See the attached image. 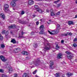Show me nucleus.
Returning <instances> with one entry per match:
<instances>
[{
  "label": "nucleus",
  "instance_id": "7",
  "mask_svg": "<svg viewBox=\"0 0 77 77\" xmlns=\"http://www.w3.org/2000/svg\"><path fill=\"white\" fill-rule=\"evenodd\" d=\"M11 67V66L9 64H6L4 66V68H8V69Z\"/></svg>",
  "mask_w": 77,
  "mask_h": 77
},
{
  "label": "nucleus",
  "instance_id": "64",
  "mask_svg": "<svg viewBox=\"0 0 77 77\" xmlns=\"http://www.w3.org/2000/svg\"><path fill=\"white\" fill-rule=\"evenodd\" d=\"M43 51H44V50H43Z\"/></svg>",
  "mask_w": 77,
  "mask_h": 77
},
{
  "label": "nucleus",
  "instance_id": "60",
  "mask_svg": "<svg viewBox=\"0 0 77 77\" xmlns=\"http://www.w3.org/2000/svg\"><path fill=\"white\" fill-rule=\"evenodd\" d=\"M40 21H41V22H42V20H40Z\"/></svg>",
  "mask_w": 77,
  "mask_h": 77
},
{
  "label": "nucleus",
  "instance_id": "55",
  "mask_svg": "<svg viewBox=\"0 0 77 77\" xmlns=\"http://www.w3.org/2000/svg\"><path fill=\"white\" fill-rule=\"evenodd\" d=\"M24 33H23V32H21V35H22L23 36V35Z\"/></svg>",
  "mask_w": 77,
  "mask_h": 77
},
{
  "label": "nucleus",
  "instance_id": "31",
  "mask_svg": "<svg viewBox=\"0 0 77 77\" xmlns=\"http://www.w3.org/2000/svg\"><path fill=\"white\" fill-rule=\"evenodd\" d=\"M8 34H9V32H8V31L5 32V36H8Z\"/></svg>",
  "mask_w": 77,
  "mask_h": 77
},
{
  "label": "nucleus",
  "instance_id": "10",
  "mask_svg": "<svg viewBox=\"0 0 77 77\" xmlns=\"http://www.w3.org/2000/svg\"><path fill=\"white\" fill-rule=\"evenodd\" d=\"M48 32H49L50 34L51 35H55V34H56V33H55V32H56V31H53L52 32H51L50 31L48 30Z\"/></svg>",
  "mask_w": 77,
  "mask_h": 77
},
{
  "label": "nucleus",
  "instance_id": "13",
  "mask_svg": "<svg viewBox=\"0 0 77 77\" xmlns=\"http://www.w3.org/2000/svg\"><path fill=\"white\" fill-rule=\"evenodd\" d=\"M22 53L23 55H28V53L27 51H23Z\"/></svg>",
  "mask_w": 77,
  "mask_h": 77
},
{
  "label": "nucleus",
  "instance_id": "36",
  "mask_svg": "<svg viewBox=\"0 0 77 77\" xmlns=\"http://www.w3.org/2000/svg\"><path fill=\"white\" fill-rule=\"evenodd\" d=\"M73 45L74 47L76 48L77 47V45L75 43H74L73 44Z\"/></svg>",
  "mask_w": 77,
  "mask_h": 77
},
{
  "label": "nucleus",
  "instance_id": "16",
  "mask_svg": "<svg viewBox=\"0 0 77 77\" xmlns=\"http://www.w3.org/2000/svg\"><path fill=\"white\" fill-rule=\"evenodd\" d=\"M19 22L20 23H21V24H24L26 23V22H24L23 21H22L21 20H19Z\"/></svg>",
  "mask_w": 77,
  "mask_h": 77
},
{
  "label": "nucleus",
  "instance_id": "54",
  "mask_svg": "<svg viewBox=\"0 0 77 77\" xmlns=\"http://www.w3.org/2000/svg\"><path fill=\"white\" fill-rule=\"evenodd\" d=\"M49 11H49L48 10V9L46 10V12H49Z\"/></svg>",
  "mask_w": 77,
  "mask_h": 77
},
{
  "label": "nucleus",
  "instance_id": "57",
  "mask_svg": "<svg viewBox=\"0 0 77 77\" xmlns=\"http://www.w3.org/2000/svg\"><path fill=\"white\" fill-rule=\"evenodd\" d=\"M11 34H12V32L11 31Z\"/></svg>",
  "mask_w": 77,
  "mask_h": 77
},
{
  "label": "nucleus",
  "instance_id": "53",
  "mask_svg": "<svg viewBox=\"0 0 77 77\" xmlns=\"http://www.w3.org/2000/svg\"><path fill=\"white\" fill-rule=\"evenodd\" d=\"M5 37H6L7 38H9V36L8 35H7V36H5Z\"/></svg>",
  "mask_w": 77,
  "mask_h": 77
},
{
  "label": "nucleus",
  "instance_id": "41",
  "mask_svg": "<svg viewBox=\"0 0 77 77\" xmlns=\"http://www.w3.org/2000/svg\"><path fill=\"white\" fill-rule=\"evenodd\" d=\"M5 32H6V30H4L3 31H2V34H5Z\"/></svg>",
  "mask_w": 77,
  "mask_h": 77
},
{
  "label": "nucleus",
  "instance_id": "11",
  "mask_svg": "<svg viewBox=\"0 0 77 77\" xmlns=\"http://www.w3.org/2000/svg\"><path fill=\"white\" fill-rule=\"evenodd\" d=\"M0 16L1 18H2L4 20V19H5V15L4 14H0Z\"/></svg>",
  "mask_w": 77,
  "mask_h": 77
},
{
  "label": "nucleus",
  "instance_id": "14",
  "mask_svg": "<svg viewBox=\"0 0 77 77\" xmlns=\"http://www.w3.org/2000/svg\"><path fill=\"white\" fill-rule=\"evenodd\" d=\"M15 27V26L14 25H11L9 26H8V27L11 29H14V27Z\"/></svg>",
  "mask_w": 77,
  "mask_h": 77
},
{
  "label": "nucleus",
  "instance_id": "38",
  "mask_svg": "<svg viewBox=\"0 0 77 77\" xmlns=\"http://www.w3.org/2000/svg\"><path fill=\"white\" fill-rule=\"evenodd\" d=\"M67 36L68 35H70L71 36V35H72V33H69L68 32H67Z\"/></svg>",
  "mask_w": 77,
  "mask_h": 77
},
{
  "label": "nucleus",
  "instance_id": "47",
  "mask_svg": "<svg viewBox=\"0 0 77 77\" xmlns=\"http://www.w3.org/2000/svg\"><path fill=\"white\" fill-rule=\"evenodd\" d=\"M66 54H69V52L68 51H66Z\"/></svg>",
  "mask_w": 77,
  "mask_h": 77
},
{
  "label": "nucleus",
  "instance_id": "9",
  "mask_svg": "<svg viewBox=\"0 0 77 77\" xmlns=\"http://www.w3.org/2000/svg\"><path fill=\"white\" fill-rule=\"evenodd\" d=\"M68 24L69 26H70L74 24V22L72 21H69L68 22Z\"/></svg>",
  "mask_w": 77,
  "mask_h": 77
},
{
  "label": "nucleus",
  "instance_id": "48",
  "mask_svg": "<svg viewBox=\"0 0 77 77\" xmlns=\"http://www.w3.org/2000/svg\"><path fill=\"white\" fill-rule=\"evenodd\" d=\"M14 77H17V74H15L14 75Z\"/></svg>",
  "mask_w": 77,
  "mask_h": 77
},
{
  "label": "nucleus",
  "instance_id": "62",
  "mask_svg": "<svg viewBox=\"0 0 77 77\" xmlns=\"http://www.w3.org/2000/svg\"><path fill=\"white\" fill-rule=\"evenodd\" d=\"M50 23H48V24H49Z\"/></svg>",
  "mask_w": 77,
  "mask_h": 77
},
{
  "label": "nucleus",
  "instance_id": "58",
  "mask_svg": "<svg viewBox=\"0 0 77 77\" xmlns=\"http://www.w3.org/2000/svg\"><path fill=\"white\" fill-rule=\"evenodd\" d=\"M49 21H50V22H51V20H49Z\"/></svg>",
  "mask_w": 77,
  "mask_h": 77
},
{
  "label": "nucleus",
  "instance_id": "23",
  "mask_svg": "<svg viewBox=\"0 0 77 77\" xmlns=\"http://www.w3.org/2000/svg\"><path fill=\"white\" fill-rule=\"evenodd\" d=\"M57 29L58 30H60V25L57 24Z\"/></svg>",
  "mask_w": 77,
  "mask_h": 77
},
{
  "label": "nucleus",
  "instance_id": "25",
  "mask_svg": "<svg viewBox=\"0 0 77 77\" xmlns=\"http://www.w3.org/2000/svg\"><path fill=\"white\" fill-rule=\"evenodd\" d=\"M33 46L34 48H37V44L36 43H33Z\"/></svg>",
  "mask_w": 77,
  "mask_h": 77
},
{
  "label": "nucleus",
  "instance_id": "45",
  "mask_svg": "<svg viewBox=\"0 0 77 77\" xmlns=\"http://www.w3.org/2000/svg\"><path fill=\"white\" fill-rule=\"evenodd\" d=\"M2 77H8V76L7 75H2Z\"/></svg>",
  "mask_w": 77,
  "mask_h": 77
},
{
  "label": "nucleus",
  "instance_id": "32",
  "mask_svg": "<svg viewBox=\"0 0 77 77\" xmlns=\"http://www.w3.org/2000/svg\"><path fill=\"white\" fill-rule=\"evenodd\" d=\"M39 33L41 35H42V34H44V31L41 30V31L39 32Z\"/></svg>",
  "mask_w": 77,
  "mask_h": 77
},
{
  "label": "nucleus",
  "instance_id": "42",
  "mask_svg": "<svg viewBox=\"0 0 77 77\" xmlns=\"http://www.w3.org/2000/svg\"><path fill=\"white\" fill-rule=\"evenodd\" d=\"M73 41L74 42H76V41H77V38H75Z\"/></svg>",
  "mask_w": 77,
  "mask_h": 77
},
{
  "label": "nucleus",
  "instance_id": "29",
  "mask_svg": "<svg viewBox=\"0 0 77 77\" xmlns=\"http://www.w3.org/2000/svg\"><path fill=\"white\" fill-rule=\"evenodd\" d=\"M60 11H59L55 14V15H60Z\"/></svg>",
  "mask_w": 77,
  "mask_h": 77
},
{
  "label": "nucleus",
  "instance_id": "5",
  "mask_svg": "<svg viewBox=\"0 0 77 77\" xmlns=\"http://www.w3.org/2000/svg\"><path fill=\"white\" fill-rule=\"evenodd\" d=\"M11 5L12 6H15V5H16V3H15V1H12L11 3Z\"/></svg>",
  "mask_w": 77,
  "mask_h": 77
},
{
  "label": "nucleus",
  "instance_id": "12",
  "mask_svg": "<svg viewBox=\"0 0 77 77\" xmlns=\"http://www.w3.org/2000/svg\"><path fill=\"white\" fill-rule=\"evenodd\" d=\"M8 70L9 72H12L13 71V69H12V68L11 67L8 68Z\"/></svg>",
  "mask_w": 77,
  "mask_h": 77
},
{
  "label": "nucleus",
  "instance_id": "44",
  "mask_svg": "<svg viewBox=\"0 0 77 77\" xmlns=\"http://www.w3.org/2000/svg\"><path fill=\"white\" fill-rule=\"evenodd\" d=\"M60 0H57V1H55L54 2V3H57L58 2H59V1H60Z\"/></svg>",
  "mask_w": 77,
  "mask_h": 77
},
{
  "label": "nucleus",
  "instance_id": "24",
  "mask_svg": "<svg viewBox=\"0 0 77 77\" xmlns=\"http://www.w3.org/2000/svg\"><path fill=\"white\" fill-rule=\"evenodd\" d=\"M39 29L41 30H43L44 29V26L43 25H41L39 27Z\"/></svg>",
  "mask_w": 77,
  "mask_h": 77
},
{
  "label": "nucleus",
  "instance_id": "59",
  "mask_svg": "<svg viewBox=\"0 0 77 77\" xmlns=\"http://www.w3.org/2000/svg\"><path fill=\"white\" fill-rule=\"evenodd\" d=\"M75 3H76V4H77V0L75 1Z\"/></svg>",
  "mask_w": 77,
  "mask_h": 77
},
{
  "label": "nucleus",
  "instance_id": "20",
  "mask_svg": "<svg viewBox=\"0 0 77 77\" xmlns=\"http://www.w3.org/2000/svg\"><path fill=\"white\" fill-rule=\"evenodd\" d=\"M23 77H29V76L28 75V74L27 73H25L23 75Z\"/></svg>",
  "mask_w": 77,
  "mask_h": 77
},
{
  "label": "nucleus",
  "instance_id": "50",
  "mask_svg": "<svg viewBox=\"0 0 77 77\" xmlns=\"http://www.w3.org/2000/svg\"><path fill=\"white\" fill-rule=\"evenodd\" d=\"M32 16L33 17H36V15H35V14H33V15H32Z\"/></svg>",
  "mask_w": 77,
  "mask_h": 77
},
{
  "label": "nucleus",
  "instance_id": "37",
  "mask_svg": "<svg viewBox=\"0 0 77 77\" xmlns=\"http://www.w3.org/2000/svg\"><path fill=\"white\" fill-rule=\"evenodd\" d=\"M25 13V12H24V11H21V14L23 15V14H24Z\"/></svg>",
  "mask_w": 77,
  "mask_h": 77
},
{
  "label": "nucleus",
  "instance_id": "15",
  "mask_svg": "<svg viewBox=\"0 0 77 77\" xmlns=\"http://www.w3.org/2000/svg\"><path fill=\"white\" fill-rule=\"evenodd\" d=\"M62 54H59L58 55H57V58L58 59H60L61 57H62Z\"/></svg>",
  "mask_w": 77,
  "mask_h": 77
},
{
  "label": "nucleus",
  "instance_id": "4",
  "mask_svg": "<svg viewBox=\"0 0 77 77\" xmlns=\"http://www.w3.org/2000/svg\"><path fill=\"white\" fill-rule=\"evenodd\" d=\"M0 58L1 59V60H2V61H3V62H6V60H7L6 59H5V57H4L3 56H0Z\"/></svg>",
  "mask_w": 77,
  "mask_h": 77
},
{
  "label": "nucleus",
  "instance_id": "40",
  "mask_svg": "<svg viewBox=\"0 0 77 77\" xmlns=\"http://www.w3.org/2000/svg\"><path fill=\"white\" fill-rule=\"evenodd\" d=\"M52 66H53V65H50V68L52 69H53L54 68L53 67H52Z\"/></svg>",
  "mask_w": 77,
  "mask_h": 77
},
{
  "label": "nucleus",
  "instance_id": "18",
  "mask_svg": "<svg viewBox=\"0 0 77 77\" xmlns=\"http://www.w3.org/2000/svg\"><path fill=\"white\" fill-rule=\"evenodd\" d=\"M67 57L69 59H71L72 58V55H67Z\"/></svg>",
  "mask_w": 77,
  "mask_h": 77
},
{
  "label": "nucleus",
  "instance_id": "17",
  "mask_svg": "<svg viewBox=\"0 0 77 77\" xmlns=\"http://www.w3.org/2000/svg\"><path fill=\"white\" fill-rule=\"evenodd\" d=\"M66 75L67 77H70V76L72 75H73V74L71 73H68L66 74Z\"/></svg>",
  "mask_w": 77,
  "mask_h": 77
},
{
  "label": "nucleus",
  "instance_id": "8",
  "mask_svg": "<svg viewBox=\"0 0 77 77\" xmlns=\"http://www.w3.org/2000/svg\"><path fill=\"white\" fill-rule=\"evenodd\" d=\"M20 50V48H15L14 49V51L15 53H18L19 51Z\"/></svg>",
  "mask_w": 77,
  "mask_h": 77
},
{
  "label": "nucleus",
  "instance_id": "21",
  "mask_svg": "<svg viewBox=\"0 0 77 77\" xmlns=\"http://www.w3.org/2000/svg\"><path fill=\"white\" fill-rule=\"evenodd\" d=\"M11 42H12L13 44H15L16 43V41L14 39H13L11 40Z\"/></svg>",
  "mask_w": 77,
  "mask_h": 77
},
{
  "label": "nucleus",
  "instance_id": "56",
  "mask_svg": "<svg viewBox=\"0 0 77 77\" xmlns=\"http://www.w3.org/2000/svg\"><path fill=\"white\" fill-rule=\"evenodd\" d=\"M77 18V15H75V18Z\"/></svg>",
  "mask_w": 77,
  "mask_h": 77
},
{
  "label": "nucleus",
  "instance_id": "39",
  "mask_svg": "<svg viewBox=\"0 0 77 77\" xmlns=\"http://www.w3.org/2000/svg\"><path fill=\"white\" fill-rule=\"evenodd\" d=\"M1 47L2 48H5V46L3 44H2L1 45Z\"/></svg>",
  "mask_w": 77,
  "mask_h": 77
},
{
  "label": "nucleus",
  "instance_id": "2",
  "mask_svg": "<svg viewBox=\"0 0 77 77\" xmlns=\"http://www.w3.org/2000/svg\"><path fill=\"white\" fill-rule=\"evenodd\" d=\"M9 8V5L8 4H5L4 5V11L6 12L8 11V8Z\"/></svg>",
  "mask_w": 77,
  "mask_h": 77
},
{
  "label": "nucleus",
  "instance_id": "35",
  "mask_svg": "<svg viewBox=\"0 0 77 77\" xmlns=\"http://www.w3.org/2000/svg\"><path fill=\"white\" fill-rule=\"evenodd\" d=\"M67 33H64V34H62V35L63 36H68V35H67Z\"/></svg>",
  "mask_w": 77,
  "mask_h": 77
},
{
  "label": "nucleus",
  "instance_id": "46",
  "mask_svg": "<svg viewBox=\"0 0 77 77\" xmlns=\"http://www.w3.org/2000/svg\"><path fill=\"white\" fill-rule=\"evenodd\" d=\"M34 34H35V32H32L31 33V35H34Z\"/></svg>",
  "mask_w": 77,
  "mask_h": 77
},
{
  "label": "nucleus",
  "instance_id": "33",
  "mask_svg": "<svg viewBox=\"0 0 77 77\" xmlns=\"http://www.w3.org/2000/svg\"><path fill=\"white\" fill-rule=\"evenodd\" d=\"M50 64H51L50 65H54V62L53 61H51L50 62Z\"/></svg>",
  "mask_w": 77,
  "mask_h": 77
},
{
  "label": "nucleus",
  "instance_id": "22",
  "mask_svg": "<svg viewBox=\"0 0 77 77\" xmlns=\"http://www.w3.org/2000/svg\"><path fill=\"white\" fill-rule=\"evenodd\" d=\"M50 46H49V47L47 46H46L45 47V49L46 50H50Z\"/></svg>",
  "mask_w": 77,
  "mask_h": 77
},
{
  "label": "nucleus",
  "instance_id": "51",
  "mask_svg": "<svg viewBox=\"0 0 77 77\" xmlns=\"http://www.w3.org/2000/svg\"><path fill=\"white\" fill-rule=\"evenodd\" d=\"M61 43H63V42H64V41H63V40H62L61 41Z\"/></svg>",
  "mask_w": 77,
  "mask_h": 77
},
{
  "label": "nucleus",
  "instance_id": "49",
  "mask_svg": "<svg viewBox=\"0 0 77 77\" xmlns=\"http://www.w3.org/2000/svg\"><path fill=\"white\" fill-rule=\"evenodd\" d=\"M20 38H25V37H24V36H19Z\"/></svg>",
  "mask_w": 77,
  "mask_h": 77
},
{
  "label": "nucleus",
  "instance_id": "6",
  "mask_svg": "<svg viewBox=\"0 0 77 77\" xmlns=\"http://www.w3.org/2000/svg\"><path fill=\"white\" fill-rule=\"evenodd\" d=\"M34 3V1L33 0H30L28 1V4L29 5H32Z\"/></svg>",
  "mask_w": 77,
  "mask_h": 77
},
{
  "label": "nucleus",
  "instance_id": "26",
  "mask_svg": "<svg viewBox=\"0 0 77 77\" xmlns=\"http://www.w3.org/2000/svg\"><path fill=\"white\" fill-rule=\"evenodd\" d=\"M3 39V37L0 34V40H2Z\"/></svg>",
  "mask_w": 77,
  "mask_h": 77
},
{
  "label": "nucleus",
  "instance_id": "19",
  "mask_svg": "<svg viewBox=\"0 0 77 77\" xmlns=\"http://www.w3.org/2000/svg\"><path fill=\"white\" fill-rule=\"evenodd\" d=\"M51 16H54V15H55V14H54V13H53V10H51Z\"/></svg>",
  "mask_w": 77,
  "mask_h": 77
},
{
  "label": "nucleus",
  "instance_id": "1",
  "mask_svg": "<svg viewBox=\"0 0 77 77\" xmlns=\"http://www.w3.org/2000/svg\"><path fill=\"white\" fill-rule=\"evenodd\" d=\"M35 8L36 9L37 11L38 12H39V13L42 12V11L41 10V9L39 8V7H38V6L37 5H35Z\"/></svg>",
  "mask_w": 77,
  "mask_h": 77
},
{
  "label": "nucleus",
  "instance_id": "34",
  "mask_svg": "<svg viewBox=\"0 0 77 77\" xmlns=\"http://www.w3.org/2000/svg\"><path fill=\"white\" fill-rule=\"evenodd\" d=\"M59 32V29H57V30L55 31V33H56V34H57Z\"/></svg>",
  "mask_w": 77,
  "mask_h": 77
},
{
  "label": "nucleus",
  "instance_id": "3",
  "mask_svg": "<svg viewBox=\"0 0 77 77\" xmlns=\"http://www.w3.org/2000/svg\"><path fill=\"white\" fill-rule=\"evenodd\" d=\"M40 62V60H37L36 61H35L34 62V63L35 66H39Z\"/></svg>",
  "mask_w": 77,
  "mask_h": 77
},
{
  "label": "nucleus",
  "instance_id": "61",
  "mask_svg": "<svg viewBox=\"0 0 77 77\" xmlns=\"http://www.w3.org/2000/svg\"><path fill=\"white\" fill-rule=\"evenodd\" d=\"M1 8V5H0V8Z\"/></svg>",
  "mask_w": 77,
  "mask_h": 77
},
{
  "label": "nucleus",
  "instance_id": "63",
  "mask_svg": "<svg viewBox=\"0 0 77 77\" xmlns=\"http://www.w3.org/2000/svg\"><path fill=\"white\" fill-rule=\"evenodd\" d=\"M45 53V51H44Z\"/></svg>",
  "mask_w": 77,
  "mask_h": 77
},
{
  "label": "nucleus",
  "instance_id": "43",
  "mask_svg": "<svg viewBox=\"0 0 77 77\" xmlns=\"http://www.w3.org/2000/svg\"><path fill=\"white\" fill-rule=\"evenodd\" d=\"M37 72V70H36L34 72H33V74H35L36 73V72Z\"/></svg>",
  "mask_w": 77,
  "mask_h": 77
},
{
  "label": "nucleus",
  "instance_id": "30",
  "mask_svg": "<svg viewBox=\"0 0 77 77\" xmlns=\"http://www.w3.org/2000/svg\"><path fill=\"white\" fill-rule=\"evenodd\" d=\"M0 72H1V73H3L4 72V70L3 69H0Z\"/></svg>",
  "mask_w": 77,
  "mask_h": 77
},
{
  "label": "nucleus",
  "instance_id": "27",
  "mask_svg": "<svg viewBox=\"0 0 77 77\" xmlns=\"http://www.w3.org/2000/svg\"><path fill=\"white\" fill-rule=\"evenodd\" d=\"M60 47H59V46H58V45H57L56 46V50H59V49L60 48Z\"/></svg>",
  "mask_w": 77,
  "mask_h": 77
},
{
  "label": "nucleus",
  "instance_id": "52",
  "mask_svg": "<svg viewBox=\"0 0 77 77\" xmlns=\"http://www.w3.org/2000/svg\"><path fill=\"white\" fill-rule=\"evenodd\" d=\"M38 24H39V22L38 21L36 22V24H37V25H38Z\"/></svg>",
  "mask_w": 77,
  "mask_h": 77
},
{
  "label": "nucleus",
  "instance_id": "28",
  "mask_svg": "<svg viewBox=\"0 0 77 77\" xmlns=\"http://www.w3.org/2000/svg\"><path fill=\"white\" fill-rule=\"evenodd\" d=\"M55 76L56 77H60V75H59V73H56L55 74Z\"/></svg>",
  "mask_w": 77,
  "mask_h": 77
}]
</instances>
